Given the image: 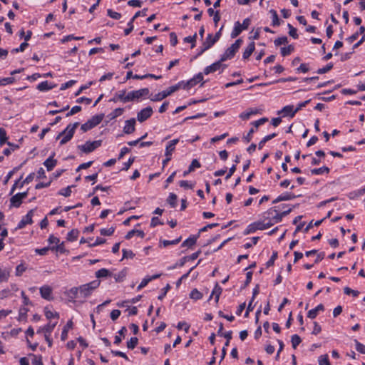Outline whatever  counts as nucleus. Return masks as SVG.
Wrapping results in <instances>:
<instances>
[{"mask_svg": "<svg viewBox=\"0 0 365 365\" xmlns=\"http://www.w3.org/2000/svg\"><path fill=\"white\" fill-rule=\"evenodd\" d=\"M11 268L0 267V283L7 282L11 276Z\"/></svg>", "mask_w": 365, "mask_h": 365, "instance_id": "nucleus-19", "label": "nucleus"}, {"mask_svg": "<svg viewBox=\"0 0 365 365\" xmlns=\"http://www.w3.org/2000/svg\"><path fill=\"white\" fill-rule=\"evenodd\" d=\"M138 339L136 337H132L127 342V347L128 349H134L136 345L138 344Z\"/></svg>", "mask_w": 365, "mask_h": 365, "instance_id": "nucleus-46", "label": "nucleus"}, {"mask_svg": "<svg viewBox=\"0 0 365 365\" xmlns=\"http://www.w3.org/2000/svg\"><path fill=\"white\" fill-rule=\"evenodd\" d=\"M324 309V307L323 304H320L317 307H316L314 309H311L308 312V317L310 319H314L317 316L319 312L323 311Z\"/></svg>", "mask_w": 365, "mask_h": 365, "instance_id": "nucleus-25", "label": "nucleus"}, {"mask_svg": "<svg viewBox=\"0 0 365 365\" xmlns=\"http://www.w3.org/2000/svg\"><path fill=\"white\" fill-rule=\"evenodd\" d=\"M344 292L346 294H348V295L352 294L355 297H357L359 294V292L358 291L353 290L351 288L347 287L344 289Z\"/></svg>", "mask_w": 365, "mask_h": 365, "instance_id": "nucleus-59", "label": "nucleus"}, {"mask_svg": "<svg viewBox=\"0 0 365 365\" xmlns=\"http://www.w3.org/2000/svg\"><path fill=\"white\" fill-rule=\"evenodd\" d=\"M103 115H98L93 116L90 120H88L86 123L83 124L81 127V129L83 132H86L95 126L98 125L103 120Z\"/></svg>", "mask_w": 365, "mask_h": 365, "instance_id": "nucleus-6", "label": "nucleus"}, {"mask_svg": "<svg viewBox=\"0 0 365 365\" xmlns=\"http://www.w3.org/2000/svg\"><path fill=\"white\" fill-rule=\"evenodd\" d=\"M295 196L293 194H284L277 197L274 201L273 203H277L280 201L290 200L294 199Z\"/></svg>", "mask_w": 365, "mask_h": 365, "instance_id": "nucleus-30", "label": "nucleus"}, {"mask_svg": "<svg viewBox=\"0 0 365 365\" xmlns=\"http://www.w3.org/2000/svg\"><path fill=\"white\" fill-rule=\"evenodd\" d=\"M178 142H179L178 139H174V140H172L170 142H168V143L165 148V156H168V155L172 156V154L175 149V145Z\"/></svg>", "mask_w": 365, "mask_h": 365, "instance_id": "nucleus-22", "label": "nucleus"}, {"mask_svg": "<svg viewBox=\"0 0 365 365\" xmlns=\"http://www.w3.org/2000/svg\"><path fill=\"white\" fill-rule=\"evenodd\" d=\"M153 113V108L150 106H148L138 113L137 119L139 122H144L152 115Z\"/></svg>", "mask_w": 365, "mask_h": 365, "instance_id": "nucleus-11", "label": "nucleus"}, {"mask_svg": "<svg viewBox=\"0 0 365 365\" xmlns=\"http://www.w3.org/2000/svg\"><path fill=\"white\" fill-rule=\"evenodd\" d=\"M294 51V47L292 45L288 46L287 47H283L281 48V53L283 56H286L290 54Z\"/></svg>", "mask_w": 365, "mask_h": 365, "instance_id": "nucleus-44", "label": "nucleus"}, {"mask_svg": "<svg viewBox=\"0 0 365 365\" xmlns=\"http://www.w3.org/2000/svg\"><path fill=\"white\" fill-rule=\"evenodd\" d=\"M197 34H195L193 36H187L184 38V41L187 43H192V48H193L195 46V41H196Z\"/></svg>", "mask_w": 365, "mask_h": 365, "instance_id": "nucleus-52", "label": "nucleus"}, {"mask_svg": "<svg viewBox=\"0 0 365 365\" xmlns=\"http://www.w3.org/2000/svg\"><path fill=\"white\" fill-rule=\"evenodd\" d=\"M270 14L272 15V25L273 26H279V18H278V15L277 14V11L275 10H270Z\"/></svg>", "mask_w": 365, "mask_h": 365, "instance_id": "nucleus-42", "label": "nucleus"}, {"mask_svg": "<svg viewBox=\"0 0 365 365\" xmlns=\"http://www.w3.org/2000/svg\"><path fill=\"white\" fill-rule=\"evenodd\" d=\"M319 365H331L328 360L327 355H322L319 358Z\"/></svg>", "mask_w": 365, "mask_h": 365, "instance_id": "nucleus-58", "label": "nucleus"}, {"mask_svg": "<svg viewBox=\"0 0 365 365\" xmlns=\"http://www.w3.org/2000/svg\"><path fill=\"white\" fill-rule=\"evenodd\" d=\"M76 83V81L74 80H71L65 83H63L61 86V91H63V90H66L70 87H71L73 85H74Z\"/></svg>", "mask_w": 365, "mask_h": 365, "instance_id": "nucleus-63", "label": "nucleus"}, {"mask_svg": "<svg viewBox=\"0 0 365 365\" xmlns=\"http://www.w3.org/2000/svg\"><path fill=\"white\" fill-rule=\"evenodd\" d=\"M32 356V364L33 365H42V357L41 356L31 355Z\"/></svg>", "mask_w": 365, "mask_h": 365, "instance_id": "nucleus-53", "label": "nucleus"}, {"mask_svg": "<svg viewBox=\"0 0 365 365\" xmlns=\"http://www.w3.org/2000/svg\"><path fill=\"white\" fill-rule=\"evenodd\" d=\"M40 294L42 298L46 300H51L52 297V288L48 285H43L39 288Z\"/></svg>", "mask_w": 365, "mask_h": 365, "instance_id": "nucleus-16", "label": "nucleus"}, {"mask_svg": "<svg viewBox=\"0 0 365 365\" xmlns=\"http://www.w3.org/2000/svg\"><path fill=\"white\" fill-rule=\"evenodd\" d=\"M124 112V109L121 108H115L114 110H113L108 115V118L110 120H113L116 118L117 117L121 115Z\"/></svg>", "mask_w": 365, "mask_h": 365, "instance_id": "nucleus-29", "label": "nucleus"}, {"mask_svg": "<svg viewBox=\"0 0 365 365\" xmlns=\"http://www.w3.org/2000/svg\"><path fill=\"white\" fill-rule=\"evenodd\" d=\"M255 48V42H250L247 48H245L242 57L244 59H247L253 53Z\"/></svg>", "mask_w": 365, "mask_h": 365, "instance_id": "nucleus-24", "label": "nucleus"}, {"mask_svg": "<svg viewBox=\"0 0 365 365\" xmlns=\"http://www.w3.org/2000/svg\"><path fill=\"white\" fill-rule=\"evenodd\" d=\"M128 98V93L126 92L125 90H121L118 92L115 93L113 98H111L110 101L113 102H122V103H127L129 102Z\"/></svg>", "mask_w": 365, "mask_h": 365, "instance_id": "nucleus-13", "label": "nucleus"}, {"mask_svg": "<svg viewBox=\"0 0 365 365\" xmlns=\"http://www.w3.org/2000/svg\"><path fill=\"white\" fill-rule=\"evenodd\" d=\"M250 24V19L248 18L245 19L242 24L239 21L235 22L234 29L231 33V37L234 38L238 36L243 30L248 29Z\"/></svg>", "mask_w": 365, "mask_h": 365, "instance_id": "nucleus-5", "label": "nucleus"}, {"mask_svg": "<svg viewBox=\"0 0 365 365\" xmlns=\"http://www.w3.org/2000/svg\"><path fill=\"white\" fill-rule=\"evenodd\" d=\"M262 109L259 108H249L246 111L240 114V118L244 120L250 119L252 115H257L258 113H261Z\"/></svg>", "mask_w": 365, "mask_h": 365, "instance_id": "nucleus-17", "label": "nucleus"}, {"mask_svg": "<svg viewBox=\"0 0 365 365\" xmlns=\"http://www.w3.org/2000/svg\"><path fill=\"white\" fill-rule=\"evenodd\" d=\"M53 87L54 86H49L48 81H43L38 85L37 88L41 91H48Z\"/></svg>", "mask_w": 365, "mask_h": 365, "instance_id": "nucleus-38", "label": "nucleus"}, {"mask_svg": "<svg viewBox=\"0 0 365 365\" xmlns=\"http://www.w3.org/2000/svg\"><path fill=\"white\" fill-rule=\"evenodd\" d=\"M151 281V279H149V277H145L144 279H143L140 284L137 287L138 291L140 290L143 287H145Z\"/></svg>", "mask_w": 365, "mask_h": 365, "instance_id": "nucleus-57", "label": "nucleus"}, {"mask_svg": "<svg viewBox=\"0 0 365 365\" xmlns=\"http://www.w3.org/2000/svg\"><path fill=\"white\" fill-rule=\"evenodd\" d=\"M332 68H333V64L331 63H329L325 67L319 68L317 71V73H319V74L325 73L329 71Z\"/></svg>", "mask_w": 365, "mask_h": 365, "instance_id": "nucleus-54", "label": "nucleus"}, {"mask_svg": "<svg viewBox=\"0 0 365 365\" xmlns=\"http://www.w3.org/2000/svg\"><path fill=\"white\" fill-rule=\"evenodd\" d=\"M57 322H49L46 326L43 327L44 329V335H51V332L54 329L56 326Z\"/></svg>", "mask_w": 365, "mask_h": 365, "instance_id": "nucleus-31", "label": "nucleus"}, {"mask_svg": "<svg viewBox=\"0 0 365 365\" xmlns=\"http://www.w3.org/2000/svg\"><path fill=\"white\" fill-rule=\"evenodd\" d=\"M222 62L223 61H221V59H220L218 61H216L214 63H212V65L207 66L204 69V73L207 75L210 73L215 72L218 70L223 71L225 69V68L226 67V66L223 65Z\"/></svg>", "mask_w": 365, "mask_h": 365, "instance_id": "nucleus-10", "label": "nucleus"}, {"mask_svg": "<svg viewBox=\"0 0 365 365\" xmlns=\"http://www.w3.org/2000/svg\"><path fill=\"white\" fill-rule=\"evenodd\" d=\"M147 9H143L142 11H138L135 13V14L133 16L130 21L128 22V26H129V29H125L124 33L125 35H128L133 29V21L140 16H146Z\"/></svg>", "mask_w": 365, "mask_h": 365, "instance_id": "nucleus-15", "label": "nucleus"}, {"mask_svg": "<svg viewBox=\"0 0 365 365\" xmlns=\"http://www.w3.org/2000/svg\"><path fill=\"white\" fill-rule=\"evenodd\" d=\"M73 186H68L66 187V188H63V189H61L58 194L61 195H63L64 197H68L71 195V187Z\"/></svg>", "mask_w": 365, "mask_h": 365, "instance_id": "nucleus-50", "label": "nucleus"}, {"mask_svg": "<svg viewBox=\"0 0 365 365\" xmlns=\"http://www.w3.org/2000/svg\"><path fill=\"white\" fill-rule=\"evenodd\" d=\"M197 238V237H195V236L189 237L188 239H187L186 240H185L182 242V247H192V245H194L196 243Z\"/></svg>", "mask_w": 365, "mask_h": 365, "instance_id": "nucleus-36", "label": "nucleus"}, {"mask_svg": "<svg viewBox=\"0 0 365 365\" xmlns=\"http://www.w3.org/2000/svg\"><path fill=\"white\" fill-rule=\"evenodd\" d=\"M73 326V323L71 321H68L66 324V325L64 327L62 333H61V339L63 341L66 340L68 336V331L69 329H71Z\"/></svg>", "mask_w": 365, "mask_h": 365, "instance_id": "nucleus-32", "label": "nucleus"}, {"mask_svg": "<svg viewBox=\"0 0 365 365\" xmlns=\"http://www.w3.org/2000/svg\"><path fill=\"white\" fill-rule=\"evenodd\" d=\"M45 316L48 319L52 318H58V314L57 312H52L47 308L45 309Z\"/></svg>", "mask_w": 365, "mask_h": 365, "instance_id": "nucleus-45", "label": "nucleus"}, {"mask_svg": "<svg viewBox=\"0 0 365 365\" xmlns=\"http://www.w3.org/2000/svg\"><path fill=\"white\" fill-rule=\"evenodd\" d=\"M176 200L177 195L174 193H170L168 198V202L172 207H175L176 206Z\"/></svg>", "mask_w": 365, "mask_h": 365, "instance_id": "nucleus-47", "label": "nucleus"}, {"mask_svg": "<svg viewBox=\"0 0 365 365\" xmlns=\"http://www.w3.org/2000/svg\"><path fill=\"white\" fill-rule=\"evenodd\" d=\"M27 195V192H19L14 195L10 200L11 206L19 207L22 202V200L26 198Z\"/></svg>", "mask_w": 365, "mask_h": 365, "instance_id": "nucleus-12", "label": "nucleus"}, {"mask_svg": "<svg viewBox=\"0 0 365 365\" xmlns=\"http://www.w3.org/2000/svg\"><path fill=\"white\" fill-rule=\"evenodd\" d=\"M123 252V259H132L134 257L135 254L133 252L132 250H128L125 249H123L122 250Z\"/></svg>", "mask_w": 365, "mask_h": 365, "instance_id": "nucleus-49", "label": "nucleus"}, {"mask_svg": "<svg viewBox=\"0 0 365 365\" xmlns=\"http://www.w3.org/2000/svg\"><path fill=\"white\" fill-rule=\"evenodd\" d=\"M135 118H131V119L125 120V125L123 127V132L125 134L133 133L135 130Z\"/></svg>", "mask_w": 365, "mask_h": 365, "instance_id": "nucleus-20", "label": "nucleus"}, {"mask_svg": "<svg viewBox=\"0 0 365 365\" xmlns=\"http://www.w3.org/2000/svg\"><path fill=\"white\" fill-rule=\"evenodd\" d=\"M288 42L287 38L286 36L279 37L274 40L275 46H278L282 44H286Z\"/></svg>", "mask_w": 365, "mask_h": 365, "instance_id": "nucleus-55", "label": "nucleus"}, {"mask_svg": "<svg viewBox=\"0 0 365 365\" xmlns=\"http://www.w3.org/2000/svg\"><path fill=\"white\" fill-rule=\"evenodd\" d=\"M81 110V107L78 106H76L73 107L71 108V110L66 114V116L68 117V116L73 115L78 113Z\"/></svg>", "mask_w": 365, "mask_h": 365, "instance_id": "nucleus-62", "label": "nucleus"}, {"mask_svg": "<svg viewBox=\"0 0 365 365\" xmlns=\"http://www.w3.org/2000/svg\"><path fill=\"white\" fill-rule=\"evenodd\" d=\"M288 27L289 29V34L294 38H297L298 34L297 33V29L294 28L291 24H288Z\"/></svg>", "mask_w": 365, "mask_h": 365, "instance_id": "nucleus-61", "label": "nucleus"}, {"mask_svg": "<svg viewBox=\"0 0 365 365\" xmlns=\"http://www.w3.org/2000/svg\"><path fill=\"white\" fill-rule=\"evenodd\" d=\"M26 266L24 263H21L16 267L15 274L18 277L21 276L26 270Z\"/></svg>", "mask_w": 365, "mask_h": 365, "instance_id": "nucleus-41", "label": "nucleus"}, {"mask_svg": "<svg viewBox=\"0 0 365 365\" xmlns=\"http://www.w3.org/2000/svg\"><path fill=\"white\" fill-rule=\"evenodd\" d=\"M356 349L360 353L365 354V346L357 341H356Z\"/></svg>", "mask_w": 365, "mask_h": 365, "instance_id": "nucleus-64", "label": "nucleus"}, {"mask_svg": "<svg viewBox=\"0 0 365 365\" xmlns=\"http://www.w3.org/2000/svg\"><path fill=\"white\" fill-rule=\"evenodd\" d=\"M7 139L6 133L2 128H0V144L2 145Z\"/></svg>", "mask_w": 365, "mask_h": 365, "instance_id": "nucleus-60", "label": "nucleus"}, {"mask_svg": "<svg viewBox=\"0 0 365 365\" xmlns=\"http://www.w3.org/2000/svg\"><path fill=\"white\" fill-rule=\"evenodd\" d=\"M291 212L289 209L282 212H279L275 208H270L263 214V219L266 220L268 222L272 223V226L280 222L282 217Z\"/></svg>", "mask_w": 365, "mask_h": 365, "instance_id": "nucleus-2", "label": "nucleus"}, {"mask_svg": "<svg viewBox=\"0 0 365 365\" xmlns=\"http://www.w3.org/2000/svg\"><path fill=\"white\" fill-rule=\"evenodd\" d=\"M180 88V85L176 84L175 86H170L167 90H165L162 92L158 93V94L155 95L153 96V98H151V100L153 101H161V100L164 99L165 98H166L167 96L172 94L173 93L175 92L176 91H178Z\"/></svg>", "mask_w": 365, "mask_h": 365, "instance_id": "nucleus-7", "label": "nucleus"}, {"mask_svg": "<svg viewBox=\"0 0 365 365\" xmlns=\"http://www.w3.org/2000/svg\"><path fill=\"white\" fill-rule=\"evenodd\" d=\"M101 284V281L98 279L93 280L89 283H86L78 287L79 301L84 302L86 299L89 297L92 293Z\"/></svg>", "mask_w": 365, "mask_h": 365, "instance_id": "nucleus-1", "label": "nucleus"}, {"mask_svg": "<svg viewBox=\"0 0 365 365\" xmlns=\"http://www.w3.org/2000/svg\"><path fill=\"white\" fill-rule=\"evenodd\" d=\"M329 172V168H327L326 166H324V167H322L319 168L312 169L311 170V173L312 175H321V174H323L324 173H328Z\"/></svg>", "mask_w": 365, "mask_h": 365, "instance_id": "nucleus-37", "label": "nucleus"}, {"mask_svg": "<svg viewBox=\"0 0 365 365\" xmlns=\"http://www.w3.org/2000/svg\"><path fill=\"white\" fill-rule=\"evenodd\" d=\"M115 231V228L113 227H110L109 228H103L101 230V235L105 236H110L113 234Z\"/></svg>", "mask_w": 365, "mask_h": 365, "instance_id": "nucleus-43", "label": "nucleus"}, {"mask_svg": "<svg viewBox=\"0 0 365 365\" xmlns=\"http://www.w3.org/2000/svg\"><path fill=\"white\" fill-rule=\"evenodd\" d=\"M283 113L284 116L289 115L291 117H294L297 112L295 110H294L293 106H286L282 108V110L278 112V113Z\"/></svg>", "mask_w": 365, "mask_h": 365, "instance_id": "nucleus-26", "label": "nucleus"}, {"mask_svg": "<svg viewBox=\"0 0 365 365\" xmlns=\"http://www.w3.org/2000/svg\"><path fill=\"white\" fill-rule=\"evenodd\" d=\"M79 123L78 122L69 124L64 130L61 132L56 137V139L58 140L61 138V140L60 141L61 145L66 144L67 142H68L73 136L75 130L78 126Z\"/></svg>", "mask_w": 365, "mask_h": 365, "instance_id": "nucleus-3", "label": "nucleus"}, {"mask_svg": "<svg viewBox=\"0 0 365 365\" xmlns=\"http://www.w3.org/2000/svg\"><path fill=\"white\" fill-rule=\"evenodd\" d=\"M216 42L217 41L213 38V36L211 34H209L202 43V48L198 56L201 55L203 52L211 48Z\"/></svg>", "mask_w": 365, "mask_h": 365, "instance_id": "nucleus-14", "label": "nucleus"}, {"mask_svg": "<svg viewBox=\"0 0 365 365\" xmlns=\"http://www.w3.org/2000/svg\"><path fill=\"white\" fill-rule=\"evenodd\" d=\"M107 14H108V16H109L110 18H112L113 19H119L121 17V14L120 13L113 11L112 9H108Z\"/></svg>", "mask_w": 365, "mask_h": 365, "instance_id": "nucleus-51", "label": "nucleus"}, {"mask_svg": "<svg viewBox=\"0 0 365 365\" xmlns=\"http://www.w3.org/2000/svg\"><path fill=\"white\" fill-rule=\"evenodd\" d=\"M196 84H197V82L192 78L186 82L181 81V82L178 83L177 85H180V88H182L184 89H189V88L193 87L194 86H195Z\"/></svg>", "mask_w": 365, "mask_h": 365, "instance_id": "nucleus-28", "label": "nucleus"}, {"mask_svg": "<svg viewBox=\"0 0 365 365\" xmlns=\"http://www.w3.org/2000/svg\"><path fill=\"white\" fill-rule=\"evenodd\" d=\"M200 167V163L198 162L197 160L194 159V160H192L190 165L189 166L188 172H192L194 170L195 168H198Z\"/></svg>", "mask_w": 365, "mask_h": 365, "instance_id": "nucleus-56", "label": "nucleus"}, {"mask_svg": "<svg viewBox=\"0 0 365 365\" xmlns=\"http://www.w3.org/2000/svg\"><path fill=\"white\" fill-rule=\"evenodd\" d=\"M190 297L192 299L198 300L202 298V294L197 289H193L190 294Z\"/></svg>", "mask_w": 365, "mask_h": 365, "instance_id": "nucleus-40", "label": "nucleus"}, {"mask_svg": "<svg viewBox=\"0 0 365 365\" xmlns=\"http://www.w3.org/2000/svg\"><path fill=\"white\" fill-rule=\"evenodd\" d=\"M101 145V140H95L93 142L87 141L84 145H78V148L83 153H89L93 151Z\"/></svg>", "mask_w": 365, "mask_h": 365, "instance_id": "nucleus-8", "label": "nucleus"}, {"mask_svg": "<svg viewBox=\"0 0 365 365\" xmlns=\"http://www.w3.org/2000/svg\"><path fill=\"white\" fill-rule=\"evenodd\" d=\"M242 43V40L241 38L237 39L234 43H232L225 53L221 56V61H226L227 60L232 59L235 53L238 51Z\"/></svg>", "mask_w": 365, "mask_h": 365, "instance_id": "nucleus-4", "label": "nucleus"}, {"mask_svg": "<svg viewBox=\"0 0 365 365\" xmlns=\"http://www.w3.org/2000/svg\"><path fill=\"white\" fill-rule=\"evenodd\" d=\"M292 344L294 349H296L297 346L300 344L301 342V338L297 335L294 334L292 336Z\"/></svg>", "mask_w": 365, "mask_h": 365, "instance_id": "nucleus-48", "label": "nucleus"}, {"mask_svg": "<svg viewBox=\"0 0 365 365\" xmlns=\"http://www.w3.org/2000/svg\"><path fill=\"white\" fill-rule=\"evenodd\" d=\"M149 94V89L147 88L139 89L137 91H133L128 93L129 102L135 100H138L143 96H145Z\"/></svg>", "mask_w": 365, "mask_h": 365, "instance_id": "nucleus-9", "label": "nucleus"}, {"mask_svg": "<svg viewBox=\"0 0 365 365\" xmlns=\"http://www.w3.org/2000/svg\"><path fill=\"white\" fill-rule=\"evenodd\" d=\"M257 230H264L272 226V223L268 222L266 220H263L262 222H256Z\"/></svg>", "mask_w": 365, "mask_h": 365, "instance_id": "nucleus-33", "label": "nucleus"}, {"mask_svg": "<svg viewBox=\"0 0 365 365\" xmlns=\"http://www.w3.org/2000/svg\"><path fill=\"white\" fill-rule=\"evenodd\" d=\"M65 294L71 302H75L76 299L79 300L78 287L71 288L65 292Z\"/></svg>", "mask_w": 365, "mask_h": 365, "instance_id": "nucleus-21", "label": "nucleus"}, {"mask_svg": "<svg viewBox=\"0 0 365 365\" xmlns=\"http://www.w3.org/2000/svg\"><path fill=\"white\" fill-rule=\"evenodd\" d=\"M110 275V271L105 268L101 269L96 272V277L97 278L106 277Z\"/></svg>", "mask_w": 365, "mask_h": 365, "instance_id": "nucleus-34", "label": "nucleus"}, {"mask_svg": "<svg viewBox=\"0 0 365 365\" xmlns=\"http://www.w3.org/2000/svg\"><path fill=\"white\" fill-rule=\"evenodd\" d=\"M78 234L79 232L78 231V230L73 229L68 233L67 240L71 242L75 241L76 240H77Z\"/></svg>", "mask_w": 365, "mask_h": 365, "instance_id": "nucleus-35", "label": "nucleus"}, {"mask_svg": "<svg viewBox=\"0 0 365 365\" xmlns=\"http://www.w3.org/2000/svg\"><path fill=\"white\" fill-rule=\"evenodd\" d=\"M54 155H55V153H53L51 155V156H50L48 159H46L45 160V162L43 163L44 166L47 168V170L48 171L53 170V168L56 165L57 161H56V160L53 159Z\"/></svg>", "mask_w": 365, "mask_h": 365, "instance_id": "nucleus-23", "label": "nucleus"}, {"mask_svg": "<svg viewBox=\"0 0 365 365\" xmlns=\"http://www.w3.org/2000/svg\"><path fill=\"white\" fill-rule=\"evenodd\" d=\"M221 293H222V288L220 287H219L218 285H216L212 292L210 298L212 296H215V302H217Z\"/></svg>", "mask_w": 365, "mask_h": 365, "instance_id": "nucleus-39", "label": "nucleus"}, {"mask_svg": "<svg viewBox=\"0 0 365 365\" xmlns=\"http://www.w3.org/2000/svg\"><path fill=\"white\" fill-rule=\"evenodd\" d=\"M134 235H136L138 237H140V238H143L145 237V233L142 230H132L130 232L127 233L125 235V238L127 240H130L132 238Z\"/></svg>", "mask_w": 365, "mask_h": 365, "instance_id": "nucleus-27", "label": "nucleus"}, {"mask_svg": "<svg viewBox=\"0 0 365 365\" xmlns=\"http://www.w3.org/2000/svg\"><path fill=\"white\" fill-rule=\"evenodd\" d=\"M34 210H31L19 222L17 228L21 229L28 224L32 223V217L34 215Z\"/></svg>", "mask_w": 365, "mask_h": 365, "instance_id": "nucleus-18", "label": "nucleus"}]
</instances>
